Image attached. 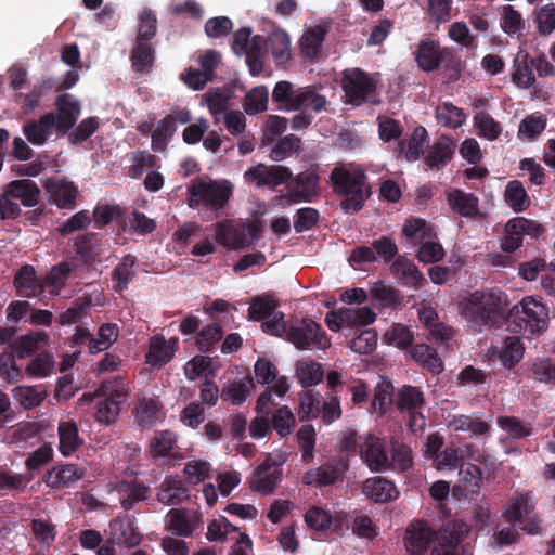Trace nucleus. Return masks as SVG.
I'll use <instances>...</instances> for the list:
<instances>
[{
  "label": "nucleus",
  "instance_id": "obj_55",
  "mask_svg": "<svg viewBox=\"0 0 555 555\" xmlns=\"http://www.w3.org/2000/svg\"><path fill=\"white\" fill-rule=\"evenodd\" d=\"M525 347L518 337H506L500 352V359L505 367H513L524 357Z\"/></svg>",
  "mask_w": 555,
  "mask_h": 555
},
{
  "label": "nucleus",
  "instance_id": "obj_35",
  "mask_svg": "<svg viewBox=\"0 0 555 555\" xmlns=\"http://www.w3.org/2000/svg\"><path fill=\"white\" fill-rule=\"evenodd\" d=\"M504 201L515 212L526 210L531 203L527 191L518 180H513L507 183L504 191Z\"/></svg>",
  "mask_w": 555,
  "mask_h": 555
},
{
  "label": "nucleus",
  "instance_id": "obj_49",
  "mask_svg": "<svg viewBox=\"0 0 555 555\" xmlns=\"http://www.w3.org/2000/svg\"><path fill=\"white\" fill-rule=\"evenodd\" d=\"M415 59L422 69L433 70L439 65L441 54L435 42L424 41L420 44Z\"/></svg>",
  "mask_w": 555,
  "mask_h": 555
},
{
  "label": "nucleus",
  "instance_id": "obj_6",
  "mask_svg": "<svg viewBox=\"0 0 555 555\" xmlns=\"http://www.w3.org/2000/svg\"><path fill=\"white\" fill-rule=\"evenodd\" d=\"M261 225L254 223L218 222L214 225V238L221 246L234 250L251 245L258 237Z\"/></svg>",
  "mask_w": 555,
  "mask_h": 555
},
{
  "label": "nucleus",
  "instance_id": "obj_25",
  "mask_svg": "<svg viewBox=\"0 0 555 555\" xmlns=\"http://www.w3.org/2000/svg\"><path fill=\"white\" fill-rule=\"evenodd\" d=\"M319 178L313 172H301L296 176L294 184L288 189L286 198L291 202H310L317 194Z\"/></svg>",
  "mask_w": 555,
  "mask_h": 555
},
{
  "label": "nucleus",
  "instance_id": "obj_52",
  "mask_svg": "<svg viewBox=\"0 0 555 555\" xmlns=\"http://www.w3.org/2000/svg\"><path fill=\"white\" fill-rule=\"evenodd\" d=\"M271 423L281 438H287L295 427L296 417L287 405H283L272 414Z\"/></svg>",
  "mask_w": 555,
  "mask_h": 555
},
{
  "label": "nucleus",
  "instance_id": "obj_9",
  "mask_svg": "<svg viewBox=\"0 0 555 555\" xmlns=\"http://www.w3.org/2000/svg\"><path fill=\"white\" fill-rule=\"evenodd\" d=\"M287 340L301 350L310 348L325 350L331 346L321 326L310 319H304L300 324L292 326L287 332Z\"/></svg>",
  "mask_w": 555,
  "mask_h": 555
},
{
  "label": "nucleus",
  "instance_id": "obj_4",
  "mask_svg": "<svg viewBox=\"0 0 555 555\" xmlns=\"http://www.w3.org/2000/svg\"><path fill=\"white\" fill-rule=\"evenodd\" d=\"M548 310L531 297L512 308L508 328L514 333L541 334L547 328Z\"/></svg>",
  "mask_w": 555,
  "mask_h": 555
},
{
  "label": "nucleus",
  "instance_id": "obj_46",
  "mask_svg": "<svg viewBox=\"0 0 555 555\" xmlns=\"http://www.w3.org/2000/svg\"><path fill=\"white\" fill-rule=\"evenodd\" d=\"M269 92L266 87L258 86L250 89L243 101V108L246 114L255 115L267 111Z\"/></svg>",
  "mask_w": 555,
  "mask_h": 555
},
{
  "label": "nucleus",
  "instance_id": "obj_39",
  "mask_svg": "<svg viewBox=\"0 0 555 555\" xmlns=\"http://www.w3.org/2000/svg\"><path fill=\"white\" fill-rule=\"evenodd\" d=\"M436 118L439 125L456 129L466 121V114L451 102H443L436 108Z\"/></svg>",
  "mask_w": 555,
  "mask_h": 555
},
{
  "label": "nucleus",
  "instance_id": "obj_18",
  "mask_svg": "<svg viewBox=\"0 0 555 555\" xmlns=\"http://www.w3.org/2000/svg\"><path fill=\"white\" fill-rule=\"evenodd\" d=\"M108 537L118 544L134 547L141 541V534L129 516H117L108 524Z\"/></svg>",
  "mask_w": 555,
  "mask_h": 555
},
{
  "label": "nucleus",
  "instance_id": "obj_58",
  "mask_svg": "<svg viewBox=\"0 0 555 555\" xmlns=\"http://www.w3.org/2000/svg\"><path fill=\"white\" fill-rule=\"evenodd\" d=\"M268 40L273 57L278 62L283 63L289 59L291 38L286 31L275 30L269 36Z\"/></svg>",
  "mask_w": 555,
  "mask_h": 555
},
{
  "label": "nucleus",
  "instance_id": "obj_10",
  "mask_svg": "<svg viewBox=\"0 0 555 555\" xmlns=\"http://www.w3.org/2000/svg\"><path fill=\"white\" fill-rule=\"evenodd\" d=\"M341 88L346 102L361 105L375 90V81L360 68H348L343 73Z\"/></svg>",
  "mask_w": 555,
  "mask_h": 555
},
{
  "label": "nucleus",
  "instance_id": "obj_12",
  "mask_svg": "<svg viewBox=\"0 0 555 555\" xmlns=\"http://www.w3.org/2000/svg\"><path fill=\"white\" fill-rule=\"evenodd\" d=\"M50 204L61 209H74L79 194L77 185L63 177H50L43 181Z\"/></svg>",
  "mask_w": 555,
  "mask_h": 555
},
{
  "label": "nucleus",
  "instance_id": "obj_56",
  "mask_svg": "<svg viewBox=\"0 0 555 555\" xmlns=\"http://www.w3.org/2000/svg\"><path fill=\"white\" fill-rule=\"evenodd\" d=\"M402 232L414 244H420L425 238L436 236L434 229L423 219L408 220L403 225Z\"/></svg>",
  "mask_w": 555,
  "mask_h": 555
},
{
  "label": "nucleus",
  "instance_id": "obj_24",
  "mask_svg": "<svg viewBox=\"0 0 555 555\" xmlns=\"http://www.w3.org/2000/svg\"><path fill=\"white\" fill-rule=\"evenodd\" d=\"M363 494L376 503H387L398 498L396 486L382 477L369 478L362 488Z\"/></svg>",
  "mask_w": 555,
  "mask_h": 555
},
{
  "label": "nucleus",
  "instance_id": "obj_38",
  "mask_svg": "<svg viewBox=\"0 0 555 555\" xmlns=\"http://www.w3.org/2000/svg\"><path fill=\"white\" fill-rule=\"evenodd\" d=\"M255 384L251 377L228 384L222 391V399L234 405H241L254 389Z\"/></svg>",
  "mask_w": 555,
  "mask_h": 555
},
{
  "label": "nucleus",
  "instance_id": "obj_60",
  "mask_svg": "<svg viewBox=\"0 0 555 555\" xmlns=\"http://www.w3.org/2000/svg\"><path fill=\"white\" fill-rule=\"evenodd\" d=\"M534 21L540 35L548 36L555 29V4L550 2L534 11Z\"/></svg>",
  "mask_w": 555,
  "mask_h": 555
},
{
  "label": "nucleus",
  "instance_id": "obj_44",
  "mask_svg": "<svg viewBox=\"0 0 555 555\" xmlns=\"http://www.w3.org/2000/svg\"><path fill=\"white\" fill-rule=\"evenodd\" d=\"M535 506V500L530 492L520 494L512 500L505 509V517L509 522H516L530 514Z\"/></svg>",
  "mask_w": 555,
  "mask_h": 555
},
{
  "label": "nucleus",
  "instance_id": "obj_20",
  "mask_svg": "<svg viewBox=\"0 0 555 555\" xmlns=\"http://www.w3.org/2000/svg\"><path fill=\"white\" fill-rule=\"evenodd\" d=\"M177 343V338L166 339L160 335L151 337L145 354L146 363L153 367H162L168 363L175 356Z\"/></svg>",
  "mask_w": 555,
  "mask_h": 555
},
{
  "label": "nucleus",
  "instance_id": "obj_54",
  "mask_svg": "<svg viewBox=\"0 0 555 555\" xmlns=\"http://www.w3.org/2000/svg\"><path fill=\"white\" fill-rule=\"evenodd\" d=\"M297 377L302 387H311L323 379L321 364L313 361H301L296 365Z\"/></svg>",
  "mask_w": 555,
  "mask_h": 555
},
{
  "label": "nucleus",
  "instance_id": "obj_17",
  "mask_svg": "<svg viewBox=\"0 0 555 555\" xmlns=\"http://www.w3.org/2000/svg\"><path fill=\"white\" fill-rule=\"evenodd\" d=\"M55 105L57 107V115H55L56 130L66 133L80 116L81 104L74 95L65 93L56 99Z\"/></svg>",
  "mask_w": 555,
  "mask_h": 555
},
{
  "label": "nucleus",
  "instance_id": "obj_34",
  "mask_svg": "<svg viewBox=\"0 0 555 555\" xmlns=\"http://www.w3.org/2000/svg\"><path fill=\"white\" fill-rule=\"evenodd\" d=\"M341 470L335 465H323L309 469L302 476L307 486L323 487L334 483L340 477Z\"/></svg>",
  "mask_w": 555,
  "mask_h": 555
},
{
  "label": "nucleus",
  "instance_id": "obj_7",
  "mask_svg": "<svg viewBox=\"0 0 555 555\" xmlns=\"http://www.w3.org/2000/svg\"><path fill=\"white\" fill-rule=\"evenodd\" d=\"M276 300L270 295H261L251 299L248 317L254 321H262V330L267 334L282 336L286 331L284 314L276 312Z\"/></svg>",
  "mask_w": 555,
  "mask_h": 555
},
{
  "label": "nucleus",
  "instance_id": "obj_61",
  "mask_svg": "<svg viewBox=\"0 0 555 555\" xmlns=\"http://www.w3.org/2000/svg\"><path fill=\"white\" fill-rule=\"evenodd\" d=\"M73 268L67 262L53 267L47 276V287L50 288L49 293L57 295L66 281L73 275Z\"/></svg>",
  "mask_w": 555,
  "mask_h": 555
},
{
  "label": "nucleus",
  "instance_id": "obj_43",
  "mask_svg": "<svg viewBox=\"0 0 555 555\" xmlns=\"http://www.w3.org/2000/svg\"><path fill=\"white\" fill-rule=\"evenodd\" d=\"M412 358L422 366L428 369L435 374L443 370V363L436 350L426 344L416 345L411 351Z\"/></svg>",
  "mask_w": 555,
  "mask_h": 555
},
{
  "label": "nucleus",
  "instance_id": "obj_5",
  "mask_svg": "<svg viewBox=\"0 0 555 555\" xmlns=\"http://www.w3.org/2000/svg\"><path fill=\"white\" fill-rule=\"evenodd\" d=\"M128 393L129 388L122 379L114 377L104 380L98 390V395L103 399L98 402L96 421L104 425L116 422L120 405L126 402Z\"/></svg>",
  "mask_w": 555,
  "mask_h": 555
},
{
  "label": "nucleus",
  "instance_id": "obj_22",
  "mask_svg": "<svg viewBox=\"0 0 555 555\" xmlns=\"http://www.w3.org/2000/svg\"><path fill=\"white\" fill-rule=\"evenodd\" d=\"M57 435L59 451L65 456L73 454L82 444L77 423L70 417L62 418L59 422Z\"/></svg>",
  "mask_w": 555,
  "mask_h": 555
},
{
  "label": "nucleus",
  "instance_id": "obj_33",
  "mask_svg": "<svg viewBox=\"0 0 555 555\" xmlns=\"http://www.w3.org/2000/svg\"><path fill=\"white\" fill-rule=\"evenodd\" d=\"M390 271L393 276L401 280L403 284L414 288H418L422 281L424 280V276L417 267L411 260L404 257L397 258L392 262Z\"/></svg>",
  "mask_w": 555,
  "mask_h": 555
},
{
  "label": "nucleus",
  "instance_id": "obj_8",
  "mask_svg": "<svg viewBox=\"0 0 555 555\" xmlns=\"http://www.w3.org/2000/svg\"><path fill=\"white\" fill-rule=\"evenodd\" d=\"M375 320L376 313L366 306L343 307L328 312L325 317V323L333 332L366 326Z\"/></svg>",
  "mask_w": 555,
  "mask_h": 555
},
{
  "label": "nucleus",
  "instance_id": "obj_27",
  "mask_svg": "<svg viewBox=\"0 0 555 555\" xmlns=\"http://www.w3.org/2000/svg\"><path fill=\"white\" fill-rule=\"evenodd\" d=\"M326 98L312 87L297 89V95L293 99L292 111L307 112L311 109L320 113L325 109Z\"/></svg>",
  "mask_w": 555,
  "mask_h": 555
},
{
  "label": "nucleus",
  "instance_id": "obj_23",
  "mask_svg": "<svg viewBox=\"0 0 555 555\" xmlns=\"http://www.w3.org/2000/svg\"><path fill=\"white\" fill-rule=\"evenodd\" d=\"M86 468L74 464H66L51 469L46 478L49 487L54 489L66 488L86 476Z\"/></svg>",
  "mask_w": 555,
  "mask_h": 555
},
{
  "label": "nucleus",
  "instance_id": "obj_11",
  "mask_svg": "<svg viewBox=\"0 0 555 555\" xmlns=\"http://www.w3.org/2000/svg\"><path fill=\"white\" fill-rule=\"evenodd\" d=\"M293 177V172L288 167L281 165H266L259 163L248 168L243 173V179L246 184L255 188L268 186L275 189L276 186L286 183Z\"/></svg>",
  "mask_w": 555,
  "mask_h": 555
},
{
  "label": "nucleus",
  "instance_id": "obj_47",
  "mask_svg": "<svg viewBox=\"0 0 555 555\" xmlns=\"http://www.w3.org/2000/svg\"><path fill=\"white\" fill-rule=\"evenodd\" d=\"M530 372L535 382L555 385V362L547 357H538L532 360Z\"/></svg>",
  "mask_w": 555,
  "mask_h": 555
},
{
  "label": "nucleus",
  "instance_id": "obj_29",
  "mask_svg": "<svg viewBox=\"0 0 555 555\" xmlns=\"http://www.w3.org/2000/svg\"><path fill=\"white\" fill-rule=\"evenodd\" d=\"M448 201L451 208L463 217L477 218L481 216L478 198L474 194L452 190L448 194Z\"/></svg>",
  "mask_w": 555,
  "mask_h": 555
},
{
  "label": "nucleus",
  "instance_id": "obj_48",
  "mask_svg": "<svg viewBox=\"0 0 555 555\" xmlns=\"http://www.w3.org/2000/svg\"><path fill=\"white\" fill-rule=\"evenodd\" d=\"M216 365L208 357L196 356L184 365V373L189 380H195L199 377L215 375Z\"/></svg>",
  "mask_w": 555,
  "mask_h": 555
},
{
  "label": "nucleus",
  "instance_id": "obj_37",
  "mask_svg": "<svg viewBox=\"0 0 555 555\" xmlns=\"http://www.w3.org/2000/svg\"><path fill=\"white\" fill-rule=\"evenodd\" d=\"M325 34L326 29L322 25L308 28L300 38L301 53L308 57H315L320 52Z\"/></svg>",
  "mask_w": 555,
  "mask_h": 555
},
{
  "label": "nucleus",
  "instance_id": "obj_19",
  "mask_svg": "<svg viewBox=\"0 0 555 555\" xmlns=\"http://www.w3.org/2000/svg\"><path fill=\"white\" fill-rule=\"evenodd\" d=\"M39 188L30 180L12 181L0 193V196H4L9 203H14L13 198H16L26 207L36 206L39 202Z\"/></svg>",
  "mask_w": 555,
  "mask_h": 555
},
{
  "label": "nucleus",
  "instance_id": "obj_15",
  "mask_svg": "<svg viewBox=\"0 0 555 555\" xmlns=\"http://www.w3.org/2000/svg\"><path fill=\"white\" fill-rule=\"evenodd\" d=\"M434 531L424 521H414L405 529L404 546L411 555H423L434 539Z\"/></svg>",
  "mask_w": 555,
  "mask_h": 555
},
{
  "label": "nucleus",
  "instance_id": "obj_59",
  "mask_svg": "<svg viewBox=\"0 0 555 555\" xmlns=\"http://www.w3.org/2000/svg\"><path fill=\"white\" fill-rule=\"evenodd\" d=\"M176 130V118L165 117L153 131L152 147L155 151H163Z\"/></svg>",
  "mask_w": 555,
  "mask_h": 555
},
{
  "label": "nucleus",
  "instance_id": "obj_42",
  "mask_svg": "<svg viewBox=\"0 0 555 555\" xmlns=\"http://www.w3.org/2000/svg\"><path fill=\"white\" fill-rule=\"evenodd\" d=\"M50 336L47 332H36L18 337L15 341V350L18 358L23 359L40 347L49 345Z\"/></svg>",
  "mask_w": 555,
  "mask_h": 555
},
{
  "label": "nucleus",
  "instance_id": "obj_1",
  "mask_svg": "<svg viewBox=\"0 0 555 555\" xmlns=\"http://www.w3.org/2000/svg\"><path fill=\"white\" fill-rule=\"evenodd\" d=\"M507 296L500 289L475 292L461 302V314L476 332L491 327L507 309Z\"/></svg>",
  "mask_w": 555,
  "mask_h": 555
},
{
  "label": "nucleus",
  "instance_id": "obj_36",
  "mask_svg": "<svg viewBox=\"0 0 555 555\" xmlns=\"http://www.w3.org/2000/svg\"><path fill=\"white\" fill-rule=\"evenodd\" d=\"M115 491L119 495V502L121 506L129 511L132 506L146 498V487L135 483L121 481L115 486Z\"/></svg>",
  "mask_w": 555,
  "mask_h": 555
},
{
  "label": "nucleus",
  "instance_id": "obj_64",
  "mask_svg": "<svg viewBox=\"0 0 555 555\" xmlns=\"http://www.w3.org/2000/svg\"><path fill=\"white\" fill-rule=\"evenodd\" d=\"M210 470V463L195 459L185 464L183 474L186 482L191 485H198L209 476Z\"/></svg>",
  "mask_w": 555,
  "mask_h": 555
},
{
  "label": "nucleus",
  "instance_id": "obj_28",
  "mask_svg": "<svg viewBox=\"0 0 555 555\" xmlns=\"http://www.w3.org/2000/svg\"><path fill=\"white\" fill-rule=\"evenodd\" d=\"M250 28L243 27L234 34L232 48L237 55H246L247 60L255 59L264 44L261 36L250 39Z\"/></svg>",
  "mask_w": 555,
  "mask_h": 555
},
{
  "label": "nucleus",
  "instance_id": "obj_13",
  "mask_svg": "<svg viewBox=\"0 0 555 555\" xmlns=\"http://www.w3.org/2000/svg\"><path fill=\"white\" fill-rule=\"evenodd\" d=\"M360 457L373 472H380L388 467V456L385 441L367 434L359 438Z\"/></svg>",
  "mask_w": 555,
  "mask_h": 555
},
{
  "label": "nucleus",
  "instance_id": "obj_31",
  "mask_svg": "<svg viewBox=\"0 0 555 555\" xmlns=\"http://www.w3.org/2000/svg\"><path fill=\"white\" fill-rule=\"evenodd\" d=\"M454 150L455 143L449 137L442 135L430 147L426 164L430 168L439 169L452 158Z\"/></svg>",
  "mask_w": 555,
  "mask_h": 555
},
{
  "label": "nucleus",
  "instance_id": "obj_26",
  "mask_svg": "<svg viewBox=\"0 0 555 555\" xmlns=\"http://www.w3.org/2000/svg\"><path fill=\"white\" fill-rule=\"evenodd\" d=\"M56 130L55 115L48 113L38 121H29L24 125L23 133L26 139L34 145H42L47 139Z\"/></svg>",
  "mask_w": 555,
  "mask_h": 555
},
{
  "label": "nucleus",
  "instance_id": "obj_32",
  "mask_svg": "<svg viewBox=\"0 0 555 555\" xmlns=\"http://www.w3.org/2000/svg\"><path fill=\"white\" fill-rule=\"evenodd\" d=\"M514 72L512 81L521 89H528L535 82V77L531 68L529 54L525 50H520L514 60Z\"/></svg>",
  "mask_w": 555,
  "mask_h": 555
},
{
  "label": "nucleus",
  "instance_id": "obj_3",
  "mask_svg": "<svg viewBox=\"0 0 555 555\" xmlns=\"http://www.w3.org/2000/svg\"><path fill=\"white\" fill-rule=\"evenodd\" d=\"M233 189V184L227 179H194L188 188L189 206L196 208L204 205L212 210L222 209L230 201Z\"/></svg>",
  "mask_w": 555,
  "mask_h": 555
},
{
  "label": "nucleus",
  "instance_id": "obj_53",
  "mask_svg": "<svg viewBox=\"0 0 555 555\" xmlns=\"http://www.w3.org/2000/svg\"><path fill=\"white\" fill-rule=\"evenodd\" d=\"M482 473L480 468L470 463H462L459 470V482L468 492L478 494L481 487Z\"/></svg>",
  "mask_w": 555,
  "mask_h": 555
},
{
  "label": "nucleus",
  "instance_id": "obj_57",
  "mask_svg": "<svg viewBox=\"0 0 555 555\" xmlns=\"http://www.w3.org/2000/svg\"><path fill=\"white\" fill-rule=\"evenodd\" d=\"M377 346V332L373 328L359 331L350 340L349 347L360 354H369Z\"/></svg>",
  "mask_w": 555,
  "mask_h": 555
},
{
  "label": "nucleus",
  "instance_id": "obj_2",
  "mask_svg": "<svg viewBox=\"0 0 555 555\" xmlns=\"http://www.w3.org/2000/svg\"><path fill=\"white\" fill-rule=\"evenodd\" d=\"M331 182L336 193L344 195L341 207L346 211H358L371 196L364 170L354 165L336 166L331 173Z\"/></svg>",
  "mask_w": 555,
  "mask_h": 555
},
{
  "label": "nucleus",
  "instance_id": "obj_40",
  "mask_svg": "<svg viewBox=\"0 0 555 555\" xmlns=\"http://www.w3.org/2000/svg\"><path fill=\"white\" fill-rule=\"evenodd\" d=\"M157 498L163 504L177 505L189 498V491L180 480L166 479Z\"/></svg>",
  "mask_w": 555,
  "mask_h": 555
},
{
  "label": "nucleus",
  "instance_id": "obj_21",
  "mask_svg": "<svg viewBox=\"0 0 555 555\" xmlns=\"http://www.w3.org/2000/svg\"><path fill=\"white\" fill-rule=\"evenodd\" d=\"M165 527L176 535L188 537L198 527V517L194 512L172 508L166 515Z\"/></svg>",
  "mask_w": 555,
  "mask_h": 555
},
{
  "label": "nucleus",
  "instance_id": "obj_50",
  "mask_svg": "<svg viewBox=\"0 0 555 555\" xmlns=\"http://www.w3.org/2000/svg\"><path fill=\"white\" fill-rule=\"evenodd\" d=\"M473 120L479 137H482L489 141H494L500 137L502 127L500 122H498L488 113L479 112L474 116Z\"/></svg>",
  "mask_w": 555,
  "mask_h": 555
},
{
  "label": "nucleus",
  "instance_id": "obj_16",
  "mask_svg": "<svg viewBox=\"0 0 555 555\" xmlns=\"http://www.w3.org/2000/svg\"><path fill=\"white\" fill-rule=\"evenodd\" d=\"M283 479V470L259 464L249 478V489L262 495L272 494Z\"/></svg>",
  "mask_w": 555,
  "mask_h": 555
},
{
  "label": "nucleus",
  "instance_id": "obj_51",
  "mask_svg": "<svg viewBox=\"0 0 555 555\" xmlns=\"http://www.w3.org/2000/svg\"><path fill=\"white\" fill-rule=\"evenodd\" d=\"M118 338V327L115 324H103L98 332V337L89 339L90 353H99L107 350Z\"/></svg>",
  "mask_w": 555,
  "mask_h": 555
},
{
  "label": "nucleus",
  "instance_id": "obj_45",
  "mask_svg": "<svg viewBox=\"0 0 555 555\" xmlns=\"http://www.w3.org/2000/svg\"><path fill=\"white\" fill-rule=\"evenodd\" d=\"M424 404V395L417 387L403 386L397 393L396 406L401 411L416 412Z\"/></svg>",
  "mask_w": 555,
  "mask_h": 555
},
{
  "label": "nucleus",
  "instance_id": "obj_41",
  "mask_svg": "<svg viewBox=\"0 0 555 555\" xmlns=\"http://www.w3.org/2000/svg\"><path fill=\"white\" fill-rule=\"evenodd\" d=\"M546 127V118L539 114L526 116L519 124L517 137L521 142H531L537 139Z\"/></svg>",
  "mask_w": 555,
  "mask_h": 555
},
{
  "label": "nucleus",
  "instance_id": "obj_30",
  "mask_svg": "<svg viewBox=\"0 0 555 555\" xmlns=\"http://www.w3.org/2000/svg\"><path fill=\"white\" fill-rule=\"evenodd\" d=\"M448 426L454 431H465L468 436H482L489 433L490 424L480 416L455 415Z\"/></svg>",
  "mask_w": 555,
  "mask_h": 555
},
{
  "label": "nucleus",
  "instance_id": "obj_14",
  "mask_svg": "<svg viewBox=\"0 0 555 555\" xmlns=\"http://www.w3.org/2000/svg\"><path fill=\"white\" fill-rule=\"evenodd\" d=\"M134 417L135 422L141 426L154 425L164 420V405L158 397L151 393H142L137 399Z\"/></svg>",
  "mask_w": 555,
  "mask_h": 555
},
{
  "label": "nucleus",
  "instance_id": "obj_62",
  "mask_svg": "<svg viewBox=\"0 0 555 555\" xmlns=\"http://www.w3.org/2000/svg\"><path fill=\"white\" fill-rule=\"evenodd\" d=\"M501 27L509 36L519 35L525 28V22L517 10L512 5H505L501 13Z\"/></svg>",
  "mask_w": 555,
  "mask_h": 555
},
{
  "label": "nucleus",
  "instance_id": "obj_63",
  "mask_svg": "<svg viewBox=\"0 0 555 555\" xmlns=\"http://www.w3.org/2000/svg\"><path fill=\"white\" fill-rule=\"evenodd\" d=\"M393 386L391 383L382 380L375 388L371 409L373 412L383 415L391 403Z\"/></svg>",
  "mask_w": 555,
  "mask_h": 555
}]
</instances>
